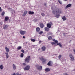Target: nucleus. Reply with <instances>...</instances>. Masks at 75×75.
I'll return each mask as SVG.
<instances>
[{
  "label": "nucleus",
  "instance_id": "1",
  "mask_svg": "<svg viewBox=\"0 0 75 75\" xmlns=\"http://www.w3.org/2000/svg\"><path fill=\"white\" fill-rule=\"evenodd\" d=\"M52 9L53 10L52 13L53 14H55V13H56L57 14L55 15V17L57 18H59V17L60 16V15L58 14H62V11H61L60 9L58 8H57V7L55 6H54L52 7Z\"/></svg>",
  "mask_w": 75,
  "mask_h": 75
},
{
  "label": "nucleus",
  "instance_id": "2",
  "mask_svg": "<svg viewBox=\"0 0 75 75\" xmlns=\"http://www.w3.org/2000/svg\"><path fill=\"white\" fill-rule=\"evenodd\" d=\"M36 68L39 71H41L42 70V66H40L38 64H37L35 65Z\"/></svg>",
  "mask_w": 75,
  "mask_h": 75
},
{
  "label": "nucleus",
  "instance_id": "3",
  "mask_svg": "<svg viewBox=\"0 0 75 75\" xmlns=\"http://www.w3.org/2000/svg\"><path fill=\"white\" fill-rule=\"evenodd\" d=\"M30 59L31 58H30V56H29L28 57L27 56L26 57L25 59V62H27L28 63Z\"/></svg>",
  "mask_w": 75,
  "mask_h": 75
},
{
  "label": "nucleus",
  "instance_id": "4",
  "mask_svg": "<svg viewBox=\"0 0 75 75\" xmlns=\"http://www.w3.org/2000/svg\"><path fill=\"white\" fill-rule=\"evenodd\" d=\"M69 56L71 58V61H73L74 60V57L73 55L71 54H70Z\"/></svg>",
  "mask_w": 75,
  "mask_h": 75
},
{
  "label": "nucleus",
  "instance_id": "5",
  "mask_svg": "<svg viewBox=\"0 0 75 75\" xmlns=\"http://www.w3.org/2000/svg\"><path fill=\"white\" fill-rule=\"evenodd\" d=\"M71 6H72V4H69L66 6L65 7V9H67L68 8H69V7H71Z\"/></svg>",
  "mask_w": 75,
  "mask_h": 75
},
{
  "label": "nucleus",
  "instance_id": "6",
  "mask_svg": "<svg viewBox=\"0 0 75 75\" xmlns=\"http://www.w3.org/2000/svg\"><path fill=\"white\" fill-rule=\"evenodd\" d=\"M25 31L21 30L20 31V33L21 35H24L25 33H26Z\"/></svg>",
  "mask_w": 75,
  "mask_h": 75
},
{
  "label": "nucleus",
  "instance_id": "7",
  "mask_svg": "<svg viewBox=\"0 0 75 75\" xmlns=\"http://www.w3.org/2000/svg\"><path fill=\"white\" fill-rule=\"evenodd\" d=\"M30 66H27L24 68V70L25 71H28L30 69Z\"/></svg>",
  "mask_w": 75,
  "mask_h": 75
},
{
  "label": "nucleus",
  "instance_id": "8",
  "mask_svg": "<svg viewBox=\"0 0 75 75\" xmlns=\"http://www.w3.org/2000/svg\"><path fill=\"white\" fill-rule=\"evenodd\" d=\"M27 13H28V11H25L22 14V16H26L27 14Z\"/></svg>",
  "mask_w": 75,
  "mask_h": 75
},
{
  "label": "nucleus",
  "instance_id": "9",
  "mask_svg": "<svg viewBox=\"0 0 75 75\" xmlns=\"http://www.w3.org/2000/svg\"><path fill=\"white\" fill-rule=\"evenodd\" d=\"M5 48L6 50V51L7 53H8V52L10 51V50L9 49H8V47H5Z\"/></svg>",
  "mask_w": 75,
  "mask_h": 75
},
{
  "label": "nucleus",
  "instance_id": "10",
  "mask_svg": "<svg viewBox=\"0 0 75 75\" xmlns=\"http://www.w3.org/2000/svg\"><path fill=\"white\" fill-rule=\"evenodd\" d=\"M40 28H43V27H44V24L42 23H40Z\"/></svg>",
  "mask_w": 75,
  "mask_h": 75
},
{
  "label": "nucleus",
  "instance_id": "11",
  "mask_svg": "<svg viewBox=\"0 0 75 75\" xmlns=\"http://www.w3.org/2000/svg\"><path fill=\"white\" fill-rule=\"evenodd\" d=\"M47 27L50 28L51 27V26L50 25V23H48L47 24Z\"/></svg>",
  "mask_w": 75,
  "mask_h": 75
},
{
  "label": "nucleus",
  "instance_id": "12",
  "mask_svg": "<svg viewBox=\"0 0 75 75\" xmlns=\"http://www.w3.org/2000/svg\"><path fill=\"white\" fill-rule=\"evenodd\" d=\"M50 70L49 68H46L45 69V71L46 72H49L50 71Z\"/></svg>",
  "mask_w": 75,
  "mask_h": 75
},
{
  "label": "nucleus",
  "instance_id": "13",
  "mask_svg": "<svg viewBox=\"0 0 75 75\" xmlns=\"http://www.w3.org/2000/svg\"><path fill=\"white\" fill-rule=\"evenodd\" d=\"M46 47L45 46H43V47H42L41 49L42 51H44L45 50Z\"/></svg>",
  "mask_w": 75,
  "mask_h": 75
},
{
  "label": "nucleus",
  "instance_id": "14",
  "mask_svg": "<svg viewBox=\"0 0 75 75\" xmlns=\"http://www.w3.org/2000/svg\"><path fill=\"white\" fill-rule=\"evenodd\" d=\"M28 13L29 14H31V15L33 14H34V12L33 11H29Z\"/></svg>",
  "mask_w": 75,
  "mask_h": 75
},
{
  "label": "nucleus",
  "instance_id": "15",
  "mask_svg": "<svg viewBox=\"0 0 75 75\" xmlns=\"http://www.w3.org/2000/svg\"><path fill=\"white\" fill-rule=\"evenodd\" d=\"M12 67L13 68V69H14V70H16V65H15L14 64H13Z\"/></svg>",
  "mask_w": 75,
  "mask_h": 75
},
{
  "label": "nucleus",
  "instance_id": "16",
  "mask_svg": "<svg viewBox=\"0 0 75 75\" xmlns=\"http://www.w3.org/2000/svg\"><path fill=\"white\" fill-rule=\"evenodd\" d=\"M36 30L37 32H39L40 31V28L39 27H37L36 28Z\"/></svg>",
  "mask_w": 75,
  "mask_h": 75
},
{
  "label": "nucleus",
  "instance_id": "17",
  "mask_svg": "<svg viewBox=\"0 0 75 75\" xmlns=\"http://www.w3.org/2000/svg\"><path fill=\"white\" fill-rule=\"evenodd\" d=\"M57 45H59V47H60L61 48H62V45L60 43H57Z\"/></svg>",
  "mask_w": 75,
  "mask_h": 75
},
{
  "label": "nucleus",
  "instance_id": "18",
  "mask_svg": "<svg viewBox=\"0 0 75 75\" xmlns=\"http://www.w3.org/2000/svg\"><path fill=\"white\" fill-rule=\"evenodd\" d=\"M45 31H49V28L48 27H45L44 28Z\"/></svg>",
  "mask_w": 75,
  "mask_h": 75
},
{
  "label": "nucleus",
  "instance_id": "19",
  "mask_svg": "<svg viewBox=\"0 0 75 75\" xmlns=\"http://www.w3.org/2000/svg\"><path fill=\"white\" fill-rule=\"evenodd\" d=\"M8 27V26H7V25H5L3 27V28H4V29H6V28H7Z\"/></svg>",
  "mask_w": 75,
  "mask_h": 75
},
{
  "label": "nucleus",
  "instance_id": "20",
  "mask_svg": "<svg viewBox=\"0 0 75 75\" xmlns=\"http://www.w3.org/2000/svg\"><path fill=\"white\" fill-rule=\"evenodd\" d=\"M39 59L40 61H43L44 60V57H40L39 58Z\"/></svg>",
  "mask_w": 75,
  "mask_h": 75
},
{
  "label": "nucleus",
  "instance_id": "21",
  "mask_svg": "<svg viewBox=\"0 0 75 75\" xmlns=\"http://www.w3.org/2000/svg\"><path fill=\"white\" fill-rule=\"evenodd\" d=\"M5 54L6 55V57L7 58H8L9 56H8V54L7 53H6Z\"/></svg>",
  "mask_w": 75,
  "mask_h": 75
},
{
  "label": "nucleus",
  "instance_id": "22",
  "mask_svg": "<svg viewBox=\"0 0 75 75\" xmlns=\"http://www.w3.org/2000/svg\"><path fill=\"white\" fill-rule=\"evenodd\" d=\"M4 68V67L3 66V64L1 65L0 66V68L1 69H3Z\"/></svg>",
  "mask_w": 75,
  "mask_h": 75
},
{
  "label": "nucleus",
  "instance_id": "23",
  "mask_svg": "<svg viewBox=\"0 0 75 75\" xmlns=\"http://www.w3.org/2000/svg\"><path fill=\"white\" fill-rule=\"evenodd\" d=\"M8 17L6 16V17L5 18V21H7L8 20Z\"/></svg>",
  "mask_w": 75,
  "mask_h": 75
},
{
  "label": "nucleus",
  "instance_id": "24",
  "mask_svg": "<svg viewBox=\"0 0 75 75\" xmlns=\"http://www.w3.org/2000/svg\"><path fill=\"white\" fill-rule=\"evenodd\" d=\"M62 19H63V21H65L66 20V18L65 16H63L62 18Z\"/></svg>",
  "mask_w": 75,
  "mask_h": 75
},
{
  "label": "nucleus",
  "instance_id": "25",
  "mask_svg": "<svg viewBox=\"0 0 75 75\" xmlns=\"http://www.w3.org/2000/svg\"><path fill=\"white\" fill-rule=\"evenodd\" d=\"M51 61H49L48 63H47V65H48V66H51Z\"/></svg>",
  "mask_w": 75,
  "mask_h": 75
},
{
  "label": "nucleus",
  "instance_id": "26",
  "mask_svg": "<svg viewBox=\"0 0 75 75\" xmlns=\"http://www.w3.org/2000/svg\"><path fill=\"white\" fill-rule=\"evenodd\" d=\"M53 41H54V43L55 44H57L58 43V42L57 40H55L54 39Z\"/></svg>",
  "mask_w": 75,
  "mask_h": 75
},
{
  "label": "nucleus",
  "instance_id": "27",
  "mask_svg": "<svg viewBox=\"0 0 75 75\" xmlns=\"http://www.w3.org/2000/svg\"><path fill=\"white\" fill-rule=\"evenodd\" d=\"M21 58H23V57L24 56V54L23 53H22L21 54Z\"/></svg>",
  "mask_w": 75,
  "mask_h": 75
},
{
  "label": "nucleus",
  "instance_id": "28",
  "mask_svg": "<svg viewBox=\"0 0 75 75\" xmlns=\"http://www.w3.org/2000/svg\"><path fill=\"white\" fill-rule=\"evenodd\" d=\"M48 39L49 40H51V39H52V37H51V36H49L48 38Z\"/></svg>",
  "mask_w": 75,
  "mask_h": 75
},
{
  "label": "nucleus",
  "instance_id": "29",
  "mask_svg": "<svg viewBox=\"0 0 75 75\" xmlns=\"http://www.w3.org/2000/svg\"><path fill=\"white\" fill-rule=\"evenodd\" d=\"M21 48V46H19L17 47V50H20Z\"/></svg>",
  "mask_w": 75,
  "mask_h": 75
},
{
  "label": "nucleus",
  "instance_id": "30",
  "mask_svg": "<svg viewBox=\"0 0 75 75\" xmlns=\"http://www.w3.org/2000/svg\"><path fill=\"white\" fill-rule=\"evenodd\" d=\"M61 57H62V55L61 54L59 55L58 56V58L59 59H60V58H61Z\"/></svg>",
  "mask_w": 75,
  "mask_h": 75
},
{
  "label": "nucleus",
  "instance_id": "31",
  "mask_svg": "<svg viewBox=\"0 0 75 75\" xmlns=\"http://www.w3.org/2000/svg\"><path fill=\"white\" fill-rule=\"evenodd\" d=\"M41 15L43 17H44L45 16V14H44L43 13H41Z\"/></svg>",
  "mask_w": 75,
  "mask_h": 75
},
{
  "label": "nucleus",
  "instance_id": "32",
  "mask_svg": "<svg viewBox=\"0 0 75 75\" xmlns=\"http://www.w3.org/2000/svg\"><path fill=\"white\" fill-rule=\"evenodd\" d=\"M31 41H32L33 42H35V39H30Z\"/></svg>",
  "mask_w": 75,
  "mask_h": 75
},
{
  "label": "nucleus",
  "instance_id": "33",
  "mask_svg": "<svg viewBox=\"0 0 75 75\" xmlns=\"http://www.w3.org/2000/svg\"><path fill=\"white\" fill-rule=\"evenodd\" d=\"M42 33H43V32H42V31H41L38 33L39 34H41Z\"/></svg>",
  "mask_w": 75,
  "mask_h": 75
},
{
  "label": "nucleus",
  "instance_id": "34",
  "mask_svg": "<svg viewBox=\"0 0 75 75\" xmlns=\"http://www.w3.org/2000/svg\"><path fill=\"white\" fill-rule=\"evenodd\" d=\"M4 14H5V12H4V11H3L1 13V16H4Z\"/></svg>",
  "mask_w": 75,
  "mask_h": 75
},
{
  "label": "nucleus",
  "instance_id": "35",
  "mask_svg": "<svg viewBox=\"0 0 75 75\" xmlns=\"http://www.w3.org/2000/svg\"><path fill=\"white\" fill-rule=\"evenodd\" d=\"M48 35H52V33L49 32L48 33Z\"/></svg>",
  "mask_w": 75,
  "mask_h": 75
},
{
  "label": "nucleus",
  "instance_id": "36",
  "mask_svg": "<svg viewBox=\"0 0 75 75\" xmlns=\"http://www.w3.org/2000/svg\"><path fill=\"white\" fill-rule=\"evenodd\" d=\"M58 2H59V3L60 4H62V2H61V1H59V0Z\"/></svg>",
  "mask_w": 75,
  "mask_h": 75
},
{
  "label": "nucleus",
  "instance_id": "37",
  "mask_svg": "<svg viewBox=\"0 0 75 75\" xmlns=\"http://www.w3.org/2000/svg\"><path fill=\"white\" fill-rule=\"evenodd\" d=\"M21 51L22 52H23V53H24V50H21Z\"/></svg>",
  "mask_w": 75,
  "mask_h": 75
},
{
  "label": "nucleus",
  "instance_id": "38",
  "mask_svg": "<svg viewBox=\"0 0 75 75\" xmlns=\"http://www.w3.org/2000/svg\"><path fill=\"white\" fill-rule=\"evenodd\" d=\"M50 25H51H51H53L52 23L50 22Z\"/></svg>",
  "mask_w": 75,
  "mask_h": 75
},
{
  "label": "nucleus",
  "instance_id": "39",
  "mask_svg": "<svg viewBox=\"0 0 75 75\" xmlns=\"http://www.w3.org/2000/svg\"><path fill=\"white\" fill-rule=\"evenodd\" d=\"M51 44H52V45H54V44H55V43L53 42H51Z\"/></svg>",
  "mask_w": 75,
  "mask_h": 75
},
{
  "label": "nucleus",
  "instance_id": "40",
  "mask_svg": "<svg viewBox=\"0 0 75 75\" xmlns=\"http://www.w3.org/2000/svg\"><path fill=\"white\" fill-rule=\"evenodd\" d=\"M42 61L43 62H45L46 61V60H45V59H43V60H42Z\"/></svg>",
  "mask_w": 75,
  "mask_h": 75
},
{
  "label": "nucleus",
  "instance_id": "41",
  "mask_svg": "<svg viewBox=\"0 0 75 75\" xmlns=\"http://www.w3.org/2000/svg\"><path fill=\"white\" fill-rule=\"evenodd\" d=\"M2 11V10H1V7H0V12H1Z\"/></svg>",
  "mask_w": 75,
  "mask_h": 75
},
{
  "label": "nucleus",
  "instance_id": "42",
  "mask_svg": "<svg viewBox=\"0 0 75 75\" xmlns=\"http://www.w3.org/2000/svg\"><path fill=\"white\" fill-rule=\"evenodd\" d=\"M16 75H21V74L18 73H16Z\"/></svg>",
  "mask_w": 75,
  "mask_h": 75
},
{
  "label": "nucleus",
  "instance_id": "43",
  "mask_svg": "<svg viewBox=\"0 0 75 75\" xmlns=\"http://www.w3.org/2000/svg\"><path fill=\"white\" fill-rule=\"evenodd\" d=\"M0 24L1 25H2V24H3V22H0Z\"/></svg>",
  "mask_w": 75,
  "mask_h": 75
},
{
  "label": "nucleus",
  "instance_id": "44",
  "mask_svg": "<svg viewBox=\"0 0 75 75\" xmlns=\"http://www.w3.org/2000/svg\"><path fill=\"white\" fill-rule=\"evenodd\" d=\"M73 51L74 52V54H75V50L74 49H73Z\"/></svg>",
  "mask_w": 75,
  "mask_h": 75
},
{
  "label": "nucleus",
  "instance_id": "45",
  "mask_svg": "<svg viewBox=\"0 0 75 75\" xmlns=\"http://www.w3.org/2000/svg\"><path fill=\"white\" fill-rule=\"evenodd\" d=\"M44 6H46V5L47 4L46 3H44Z\"/></svg>",
  "mask_w": 75,
  "mask_h": 75
},
{
  "label": "nucleus",
  "instance_id": "46",
  "mask_svg": "<svg viewBox=\"0 0 75 75\" xmlns=\"http://www.w3.org/2000/svg\"><path fill=\"white\" fill-rule=\"evenodd\" d=\"M23 65L25 66V65H26V64H25V63H23Z\"/></svg>",
  "mask_w": 75,
  "mask_h": 75
},
{
  "label": "nucleus",
  "instance_id": "47",
  "mask_svg": "<svg viewBox=\"0 0 75 75\" xmlns=\"http://www.w3.org/2000/svg\"><path fill=\"white\" fill-rule=\"evenodd\" d=\"M12 75H16V74L13 73V74H12Z\"/></svg>",
  "mask_w": 75,
  "mask_h": 75
},
{
  "label": "nucleus",
  "instance_id": "48",
  "mask_svg": "<svg viewBox=\"0 0 75 75\" xmlns=\"http://www.w3.org/2000/svg\"><path fill=\"white\" fill-rule=\"evenodd\" d=\"M23 38L24 39V38H25V36H23Z\"/></svg>",
  "mask_w": 75,
  "mask_h": 75
},
{
  "label": "nucleus",
  "instance_id": "49",
  "mask_svg": "<svg viewBox=\"0 0 75 75\" xmlns=\"http://www.w3.org/2000/svg\"><path fill=\"white\" fill-rule=\"evenodd\" d=\"M63 0L64 1H68L67 0Z\"/></svg>",
  "mask_w": 75,
  "mask_h": 75
},
{
  "label": "nucleus",
  "instance_id": "50",
  "mask_svg": "<svg viewBox=\"0 0 75 75\" xmlns=\"http://www.w3.org/2000/svg\"><path fill=\"white\" fill-rule=\"evenodd\" d=\"M41 41H39V44H40V43H41Z\"/></svg>",
  "mask_w": 75,
  "mask_h": 75
}]
</instances>
